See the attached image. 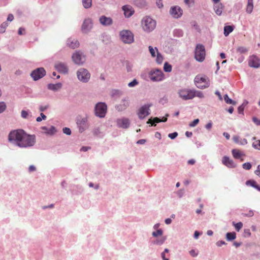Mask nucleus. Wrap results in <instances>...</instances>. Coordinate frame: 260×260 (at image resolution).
Segmentation results:
<instances>
[{"mask_svg":"<svg viewBox=\"0 0 260 260\" xmlns=\"http://www.w3.org/2000/svg\"><path fill=\"white\" fill-rule=\"evenodd\" d=\"M253 120L257 125H260V120L257 119L256 118L253 117Z\"/></svg>","mask_w":260,"mask_h":260,"instance_id":"64","label":"nucleus"},{"mask_svg":"<svg viewBox=\"0 0 260 260\" xmlns=\"http://www.w3.org/2000/svg\"><path fill=\"white\" fill-rule=\"evenodd\" d=\"M90 147H87V146H83L81 149H80V151H87V150L90 149Z\"/></svg>","mask_w":260,"mask_h":260,"instance_id":"58","label":"nucleus"},{"mask_svg":"<svg viewBox=\"0 0 260 260\" xmlns=\"http://www.w3.org/2000/svg\"><path fill=\"white\" fill-rule=\"evenodd\" d=\"M25 29L24 28L20 27L18 30V34L19 35H21L24 33Z\"/></svg>","mask_w":260,"mask_h":260,"instance_id":"61","label":"nucleus"},{"mask_svg":"<svg viewBox=\"0 0 260 260\" xmlns=\"http://www.w3.org/2000/svg\"><path fill=\"white\" fill-rule=\"evenodd\" d=\"M233 139L235 143H237V144H239V142H240V141H239V137L238 136H234Z\"/></svg>","mask_w":260,"mask_h":260,"instance_id":"59","label":"nucleus"},{"mask_svg":"<svg viewBox=\"0 0 260 260\" xmlns=\"http://www.w3.org/2000/svg\"><path fill=\"white\" fill-rule=\"evenodd\" d=\"M171 15L175 18H178L182 15V10L177 6L172 7L170 10Z\"/></svg>","mask_w":260,"mask_h":260,"instance_id":"15","label":"nucleus"},{"mask_svg":"<svg viewBox=\"0 0 260 260\" xmlns=\"http://www.w3.org/2000/svg\"><path fill=\"white\" fill-rule=\"evenodd\" d=\"M122 9L124 12V16L127 18L130 17L135 12L134 9L130 5L123 6Z\"/></svg>","mask_w":260,"mask_h":260,"instance_id":"18","label":"nucleus"},{"mask_svg":"<svg viewBox=\"0 0 260 260\" xmlns=\"http://www.w3.org/2000/svg\"><path fill=\"white\" fill-rule=\"evenodd\" d=\"M27 116H28V113L27 111H24V110H22L21 111V116L23 118H26L27 117Z\"/></svg>","mask_w":260,"mask_h":260,"instance_id":"54","label":"nucleus"},{"mask_svg":"<svg viewBox=\"0 0 260 260\" xmlns=\"http://www.w3.org/2000/svg\"><path fill=\"white\" fill-rule=\"evenodd\" d=\"M214 11L218 15H220L222 12L223 6L222 4H216L214 5Z\"/></svg>","mask_w":260,"mask_h":260,"instance_id":"26","label":"nucleus"},{"mask_svg":"<svg viewBox=\"0 0 260 260\" xmlns=\"http://www.w3.org/2000/svg\"><path fill=\"white\" fill-rule=\"evenodd\" d=\"M77 76L78 79L82 82H87L90 79V74L89 72L85 69H80L77 72Z\"/></svg>","mask_w":260,"mask_h":260,"instance_id":"7","label":"nucleus"},{"mask_svg":"<svg viewBox=\"0 0 260 260\" xmlns=\"http://www.w3.org/2000/svg\"><path fill=\"white\" fill-rule=\"evenodd\" d=\"M166 238L165 237H162L159 240H156L155 242H154V243L156 244H158V245H161L162 244V243H164V242H165V241L166 240Z\"/></svg>","mask_w":260,"mask_h":260,"instance_id":"48","label":"nucleus"},{"mask_svg":"<svg viewBox=\"0 0 260 260\" xmlns=\"http://www.w3.org/2000/svg\"><path fill=\"white\" fill-rule=\"evenodd\" d=\"M205 49L204 46L201 44H198L196 46L194 52V58L199 61L202 62L205 58Z\"/></svg>","mask_w":260,"mask_h":260,"instance_id":"4","label":"nucleus"},{"mask_svg":"<svg viewBox=\"0 0 260 260\" xmlns=\"http://www.w3.org/2000/svg\"><path fill=\"white\" fill-rule=\"evenodd\" d=\"M178 136V133L177 132H174L173 133L169 134L168 137L171 139H175Z\"/></svg>","mask_w":260,"mask_h":260,"instance_id":"52","label":"nucleus"},{"mask_svg":"<svg viewBox=\"0 0 260 260\" xmlns=\"http://www.w3.org/2000/svg\"><path fill=\"white\" fill-rule=\"evenodd\" d=\"M14 19V16L12 14H10L8 15L7 18V20L9 21H12Z\"/></svg>","mask_w":260,"mask_h":260,"instance_id":"62","label":"nucleus"},{"mask_svg":"<svg viewBox=\"0 0 260 260\" xmlns=\"http://www.w3.org/2000/svg\"><path fill=\"white\" fill-rule=\"evenodd\" d=\"M117 123L118 127L123 128H126L129 125V120L127 118H125L117 119Z\"/></svg>","mask_w":260,"mask_h":260,"instance_id":"20","label":"nucleus"},{"mask_svg":"<svg viewBox=\"0 0 260 260\" xmlns=\"http://www.w3.org/2000/svg\"><path fill=\"white\" fill-rule=\"evenodd\" d=\"M63 132L68 135H70L71 134V129L69 128H68V127H64L63 128Z\"/></svg>","mask_w":260,"mask_h":260,"instance_id":"51","label":"nucleus"},{"mask_svg":"<svg viewBox=\"0 0 260 260\" xmlns=\"http://www.w3.org/2000/svg\"><path fill=\"white\" fill-rule=\"evenodd\" d=\"M151 104H146L142 106L139 110L138 115L140 119H143L148 116L149 114V108Z\"/></svg>","mask_w":260,"mask_h":260,"instance_id":"12","label":"nucleus"},{"mask_svg":"<svg viewBox=\"0 0 260 260\" xmlns=\"http://www.w3.org/2000/svg\"><path fill=\"white\" fill-rule=\"evenodd\" d=\"M162 234V231L161 229L157 230L156 231L153 232L152 233V235L155 237H157L158 236H161Z\"/></svg>","mask_w":260,"mask_h":260,"instance_id":"43","label":"nucleus"},{"mask_svg":"<svg viewBox=\"0 0 260 260\" xmlns=\"http://www.w3.org/2000/svg\"><path fill=\"white\" fill-rule=\"evenodd\" d=\"M243 169L249 170L251 168V165L249 162H246L242 165Z\"/></svg>","mask_w":260,"mask_h":260,"instance_id":"46","label":"nucleus"},{"mask_svg":"<svg viewBox=\"0 0 260 260\" xmlns=\"http://www.w3.org/2000/svg\"><path fill=\"white\" fill-rule=\"evenodd\" d=\"M252 146L257 149L260 150V140H256L252 143Z\"/></svg>","mask_w":260,"mask_h":260,"instance_id":"42","label":"nucleus"},{"mask_svg":"<svg viewBox=\"0 0 260 260\" xmlns=\"http://www.w3.org/2000/svg\"><path fill=\"white\" fill-rule=\"evenodd\" d=\"M224 100L228 104L236 105V102L231 99L227 94L224 95Z\"/></svg>","mask_w":260,"mask_h":260,"instance_id":"35","label":"nucleus"},{"mask_svg":"<svg viewBox=\"0 0 260 260\" xmlns=\"http://www.w3.org/2000/svg\"><path fill=\"white\" fill-rule=\"evenodd\" d=\"M226 244V243H225V242L224 241H218V242L216 243V245H217L218 246H219V247L221 246V245H224V244Z\"/></svg>","mask_w":260,"mask_h":260,"instance_id":"60","label":"nucleus"},{"mask_svg":"<svg viewBox=\"0 0 260 260\" xmlns=\"http://www.w3.org/2000/svg\"><path fill=\"white\" fill-rule=\"evenodd\" d=\"M164 70L166 72H170L172 71V66L168 62H165L164 66Z\"/></svg>","mask_w":260,"mask_h":260,"instance_id":"39","label":"nucleus"},{"mask_svg":"<svg viewBox=\"0 0 260 260\" xmlns=\"http://www.w3.org/2000/svg\"><path fill=\"white\" fill-rule=\"evenodd\" d=\"M244 216L252 217L254 215L253 211L252 210H249L247 213H242Z\"/></svg>","mask_w":260,"mask_h":260,"instance_id":"49","label":"nucleus"},{"mask_svg":"<svg viewBox=\"0 0 260 260\" xmlns=\"http://www.w3.org/2000/svg\"><path fill=\"white\" fill-rule=\"evenodd\" d=\"M149 77L152 81L159 82L164 79V74L161 70L154 69L149 72Z\"/></svg>","mask_w":260,"mask_h":260,"instance_id":"6","label":"nucleus"},{"mask_svg":"<svg viewBox=\"0 0 260 260\" xmlns=\"http://www.w3.org/2000/svg\"><path fill=\"white\" fill-rule=\"evenodd\" d=\"M100 22L103 25H109L112 23V20L110 17L102 16L100 18Z\"/></svg>","mask_w":260,"mask_h":260,"instance_id":"23","label":"nucleus"},{"mask_svg":"<svg viewBox=\"0 0 260 260\" xmlns=\"http://www.w3.org/2000/svg\"><path fill=\"white\" fill-rule=\"evenodd\" d=\"M246 184L247 185L251 186L260 191V186L257 185L256 184V182L254 180H248L246 182Z\"/></svg>","mask_w":260,"mask_h":260,"instance_id":"27","label":"nucleus"},{"mask_svg":"<svg viewBox=\"0 0 260 260\" xmlns=\"http://www.w3.org/2000/svg\"><path fill=\"white\" fill-rule=\"evenodd\" d=\"M189 253L192 256V257H196L198 255V253L196 252L194 250L192 249V250H191L190 251H189Z\"/></svg>","mask_w":260,"mask_h":260,"instance_id":"53","label":"nucleus"},{"mask_svg":"<svg viewBox=\"0 0 260 260\" xmlns=\"http://www.w3.org/2000/svg\"><path fill=\"white\" fill-rule=\"evenodd\" d=\"M24 131L22 129H17L11 131L8 137V140L11 142L16 143L19 146V142L23 137Z\"/></svg>","mask_w":260,"mask_h":260,"instance_id":"3","label":"nucleus"},{"mask_svg":"<svg viewBox=\"0 0 260 260\" xmlns=\"http://www.w3.org/2000/svg\"><path fill=\"white\" fill-rule=\"evenodd\" d=\"M73 61L77 64H81L85 61V56L82 53L77 52L72 55Z\"/></svg>","mask_w":260,"mask_h":260,"instance_id":"14","label":"nucleus"},{"mask_svg":"<svg viewBox=\"0 0 260 260\" xmlns=\"http://www.w3.org/2000/svg\"><path fill=\"white\" fill-rule=\"evenodd\" d=\"M92 27V22L90 19L84 20L82 26V30L84 32H88Z\"/></svg>","mask_w":260,"mask_h":260,"instance_id":"21","label":"nucleus"},{"mask_svg":"<svg viewBox=\"0 0 260 260\" xmlns=\"http://www.w3.org/2000/svg\"><path fill=\"white\" fill-rule=\"evenodd\" d=\"M232 154L233 155V157L236 159H238L241 157V156L242 155L241 152L238 149H233L232 151Z\"/></svg>","mask_w":260,"mask_h":260,"instance_id":"28","label":"nucleus"},{"mask_svg":"<svg viewBox=\"0 0 260 260\" xmlns=\"http://www.w3.org/2000/svg\"><path fill=\"white\" fill-rule=\"evenodd\" d=\"M161 122V119L158 117H155L153 120L151 119H149L147 122V123H151V125L155 126V123H158Z\"/></svg>","mask_w":260,"mask_h":260,"instance_id":"36","label":"nucleus"},{"mask_svg":"<svg viewBox=\"0 0 260 260\" xmlns=\"http://www.w3.org/2000/svg\"><path fill=\"white\" fill-rule=\"evenodd\" d=\"M193 98L197 96L199 98H203L204 96L203 92L200 91L193 90Z\"/></svg>","mask_w":260,"mask_h":260,"instance_id":"38","label":"nucleus"},{"mask_svg":"<svg viewBox=\"0 0 260 260\" xmlns=\"http://www.w3.org/2000/svg\"><path fill=\"white\" fill-rule=\"evenodd\" d=\"M222 163L223 165L230 168H234L236 167V165L234 163L233 160L226 156H224L222 157Z\"/></svg>","mask_w":260,"mask_h":260,"instance_id":"19","label":"nucleus"},{"mask_svg":"<svg viewBox=\"0 0 260 260\" xmlns=\"http://www.w3.org/2000/svg\"><path fill=\"white\" fill-rule=\"evenodd\" d=\"M178 93L180 98L184 100H188L193 98V90L182 89L178 90Z\"/></svg>","mask_w":260,"mask_h":260,"instance_id":"11","label":"nucleus"},{"mask_svg":"<svg viewBox=\"0 0 260 260\" xmlns=\"http://www.w3.org/2000/svg\"><path fill=\"white\" fill-rule=\"evenodd\" d=\"M233 30V27L232 26H225L224 27V35L225 36H228Z\"/></svg>","mask_w":260,"mask_h":260,"instance_id":"33","label":"nucleus"},{"mask_svg":"<svg viewBox=\"0 0 260 260\" xmlns=\"http://www.w3.org/2000/svg\"><path fill=\"white\" fill-rule=\"evenodd\" d=\"M67 44L69 47L73 49L77 48L79 46V43L77 40L71 38L68 40Z\"/></svg>","mask_w":260,"mask_h":260,"instance_id":"24","label":"nucleus"},{"mask_svg":"<svg viewBox=\"0 0 260 260\" xmlns=\"http://www.w3.org/2000/svg\"><path fill=\"white\" fill-rule=\"evenodd\" d=\"M41 129L44 133L48 135H53L56 132V129L53 126H50L49 127L42 126Z\"/></svg>","mask_w":260,"mask_h":260,"instance_id":"22","label":"nucleus"},{"mask_svg":"<svg viewBox=\"0 0 260 260\" xmlns=\"http://www.w3.org/2000/svg\"><path fill=\"white\" fill-rule=\"evenodd\" d=\"M184 3L186 5L190 6L194 3V0H184Z\"/></svg>","mask_w":260,"mask_h":260,"instance_id":"56","label":"nucleus"},{"mask_svg":"<svg viewBox=\"0 0 260 260\" xmlns=\"http://www.w3.org/2000/svg\"><path fill=\"white\" fill-rule=\"evenodd\" d=\"M128 106V102L127 100H124L123 101V104H120L117 106V109L118 110L122 111L126 108V107Z\"/></svg>","mask_w":260,"mask_h":260,"instance_id":"32","label":"nucleus"},{"mask_svg":"<svg viewBox=\"0 0 260 260\" xmlns=\"http://www.w3.org/2000/svg\"><path fill=\"white\" fill-rule=\"evenodd\" d=\"M255 174L260 177V165L257 167V169L255 171Z\"/></svg>","mask_w":260,"mask_h":260,"instance_id":"57","label":"nucleus"},{"mask_svg":"<svg viewBox=\"0 0 260 260\" xmlns=\"http://www.w3.org/2000/svg\"><path fill=\"white\" fill-rule=\"evenodd\" d=\"M143 29L147 32L153 30L156 26V21L150 17H144L141 22Z\"/></svg>","mask_w":260,"mask_h":260,"instance_id":"2","label":"nucleus"},{"mask_svg":"<svg viewBox=\"0 0 260 260\" xmlns=\"http://www.w3.org/2000/svg\"><path fill=\"white\" fill-rule=\"evenodd\" d=\"M62 86V84L60 83H56V84H49L48 85V88L50 90H57L61 88Z\"/></svg>","mask_w":260,"mask_h":260,"instance_id":"25","label":"nucleus"},{"mask_svg":"<svg viewBox=\"0 0 260 260\" xmlns=\"http://www.w3.org/2000/svg\"><path fill=\"white\" fill-rule=\"evenodd\" d=\"M107 112V106L103 103L97 104L95 107V114L96 116L101 118L104 117Z\"/></svg>","mask_w":260,"mask_h":260,"instance_id":"8","label":"nucleus"},{"mask_svg":"<svg viewBox=\"0 0 260 260\" xmlns=\"http://www.w3.org/2000/svg\"><path fill=\"white\" fill-rule=\"evenodd\" d=\"M243 110H244V107L242 105L239 107V108H238L239 113H240V114L242 113L243 112Z\"/></svg>","mask_w":260,"mask_h":260,"instance_id":"63","label":"nucleus"},{"mask_svg":"<svg viewBox=\"0 0 260 260\" xmlns=\"http://www.w3.org/2000/svg\"><path fill=\"white\" fill-rule=\"evenodd\" d=\"M121 40L125 43L130 44L134 41V36L129 30H122L120 32Z\"/></svg>","mask_w":260,"mask_h":260,"instance_id":"10","label":"nucleus"},{"mask_svg":"<svg viewBox=\"0 0 260 260\" xmlns=\"http://www.w3.org/2000/svg\"><path fill=\"white\" fill-rule=\"evenodd\" d=\"M236 238V234L235 232H229L226 234V238L228 241H232Z\"/></svg>","mask_w":260,"mask_h":260,"instance_id":"29","label":"nucleus"},{"mask_svg":"<svg viewBox=\"0 0 260 260\" xmlns=\"http://www.w3.org/2000/svg\"><path fill=\"white\" fill-rule=\"evenodd\" d=\"M87 121L88 120L86 117L79 116L77 117L76 123L80 133L83 132L87 128L88 126Z\"/></svg>","mask_w":260,"mask_h":260,"instance_id":"9","label":"nucleus"},{"mask_svg":"<svg viewBox=\"0 0 260 260\" xmlns=\"http://www.w3.org/2000/svg\"><path fill=\"white\" fill-rule=\"evenodd\" d=\"M248 64L251 67L257 68L260 66V61L257 57L255 55H252L249 57Z\"/></svg>","mask_w":260,"mask_h":260,"instance_id":"16","label":"nucleus"},{"mask_svg":"<svg viewBox=\"0 0 260 260\" xmlns=\"http://www.w3.org/2000/svg\"><path fill=\"white\" fill-rule=\"evenodd\" d=\"M248 49L245 47L239 46L236 49L237 53L239 54H245L248 52Z\"/></svg>","mask_w":260,"mask_h":260,"instance_id":"31","label":"nucleus"},{"mask_svg":"<svg viewBox=\"0 0 260 260\" xmlns=\"http://www.w3.org/2000/svg\"><path fill=\"white\" fill-rule=\"evenodd\" d=\"M156 4L159 8H161L163 7L162 0H158L156 2Z\"/></svg>","mask_w":260,"mask_h":260,"instance_id":"55","label":"nucleus"},{"mask_svg":"<svg viewBox=\"0 0 260 260\" xmlns=\"http://www.w3.org/2000/svg\"><path fill=\"white\" fill-rule=\"evenodd\" d=\"M55 68L60 73L67 74L68 72V68L64 63L57 62L55 64Z\"/></svg>","mask_w":260,"mask_h":260,"instance_id":"17","label":"nucleus"},{"mask_svg":"<svg viewBox=\"0 0 260 260\" xmlns=\"http://www.w3.org/2000/svg\"><path fill=\"white\" fill-rule=\"evenodd\" d=\"M8 26V24L7 22H5L3 23L0 26V33H4L6 27Z\"/></svg>","mask_w":260,"mask_h":260,"instance_id":"41","label":"nucleus"},{"mask_svg":"<svg viewBox=\"0 0 260 260\" xmlns=\"http://www.w3.org/2000/svg\"><path fill=\"white\" fill-rule=\"evenodd\" d=\"M46 74V71L43 68H38L31 73V76L34 80H38L43 77Z\"/></svg>","mask_w":260,"mask_h":260,"instance_id":"13","label":"nucleus"},{"mask_svg":"<svg viewBox=\"0 0 260 260\" xmlns=\"http://www.w3.org/2000/svg\"><path fill=\"white\" fill-rule=\"evenodd\" d=\"M156 51L157 52V56L156 58V61L158 64H161L164 60L162 56L158 51L157 49L155 47Z\"/></svg>","mask_w":260,"mask_h":260,"instance_id":"34","label":"nucleus"},{"mask_svg":"<svg viewBox=\"0 0 260 260\" xmlns=\"http://www.w3.org/2000/svg\"><path fill=\"white\" fill-rule=\"evenodd\" d=\"M199 122V119H196L193 121L191 122L189 124V126L190 127H194L196 125H197Z\"/></svg>","mask_w":260,"mask_h":260,"instance_id":"45","label":"nucleus"},{"mask_svg":"<svg viewBox=\"0 0 260 260\" xmlns=\"http://www.w3.org/2000/svg\"><path fill=\"white\" fill-rule=\"evenodd\" d=\"M35 143V137L34 135L27 134L25 132L23 135L19 146L21 147H26L33 146Z\"/></svg>","mask_w":260,"mask_h":260,"instance_id":"1","label":"nucleus"},{"mask_svg":"<svg viewBox=\"0 0 260 260\" xmlns=\"http://www.w3.org/2000/svg\"><path fill=\"white\" fill-rule=\"evenodd\" d=\"M82 3L85 8H89L91 6L92 0H82Z\"/></svg>","mask_w":260,"mask_h":260,"instance_id":"37","label":"nucleus"},{"mask_svg":"<svg viewBox=\"0 0 260 260\" xmlns=\"http://www.w3.org/2000/svg\"><path fill=\"white\" fill-rule=\"evenodd\" d=\"M6 108V105L4 102H0V113L4 112Z\"/></svg>","mask_w":260,"mask_h":260,"instance_id":"47","label":"nucleus"},{"mask_svg":"<svg viewBox=\"0 0 260 260\" xmlns=\"http://www.w3.org/2000/svg\"><path fill=\"white\" fill-rule=\"evenodd\" d=\"M138 84V82L137 81V80L134 79L133 81L129 82L128 83V85L129 87H134V86H136Z\"/></svg>","mask_w":260,"mask_h":260,"instance_id":"50","label":"nucleus"},{"mask_svg":"<svg viewBox=\"0 0 260 260\" xmlns=\"http://www.w3.org/2000/svg\"><path fill=\"white\" fill-rule=\"evenodd\" d=\"M253 8V0H248V4L246 8V11L248 13H251Z\"/></svg>","mask_w":260,"mask_h":260,"instance_id":"30","label":"nucleus"},{"mask_svg":"<svg viewBox=\"0 0 260 260\" xmlns=\"http://www.w3.org/2000/svg\"><path fill=\"white\" fill-rule=\"evenodd\" d=\"M233 223L235 226V230L238 232H239L243 226V223L241 222H239L237 223H235V222H233Z\"/></svg>","mask_w":260,"mask_h":260,"instance_id":"40","label":"nucleus"},{"mask_svg":"<svg viewBox=\"0 0 260 260\" xmlns=\"http://www.w3.org/2000/svg\"><path fill=\"white\" fill-rule=\"evenodd\" d=\"M148 48H149V52H150L151 56L153 57H155V51L156 50L155 48L154 49L151 46H149Z\"/></svg>","mask_w":260,"mask_h":260,"instance_id":"44","label":"nucleus"},{"mask_svg":"<svg viewBox=\"0 0 260 260\" xmlns=\"http://www.w3.org/2000/svg\"><path fill=\"white\" fill-rule=\"evenodd\" d=\"M194 81L198 88L204 89L209 86L208 78L206 76L198 75L195 77Z\"/></svg>","mask_w":260,"mask_h":260,"instance_id":"5","label":"nucleus"}]
</instances>
